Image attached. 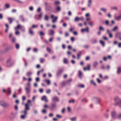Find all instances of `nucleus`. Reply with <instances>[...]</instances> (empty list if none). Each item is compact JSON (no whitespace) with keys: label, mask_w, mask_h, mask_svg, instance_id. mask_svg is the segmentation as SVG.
<instances>
[{"label":"nucleus","mask_w":121,"mask_h":121,"mask_svg":"<svg viewBox=\"0 0 121 121\" xmlns=\"http://www.w3.org/2000/svg\"><path fill=\"white\" fill-rule=\"evenodd\" d=\"M114 100L116 103L115 105H118L121 108V99H120L118 96H116L115 97Z\"/></svg>","instance_id":"obj_1"},{"label":"nucleus","mask_w":121,"mask_h":121,"mask_svg":"<svg viewBox=\"0 0 121 121\" xmlns=\"http://www.w3.org/2000/svg\"><path fill=\"white\" fill-rule=\"evenodd\" d=\"M56 104L55 102L51 103L50 106L49 107V108L51 111L55 110L56 109Z\"/></svg>","instance_id":"obj_2"},{"label":"nucleus","mask_w":121,"mask_h":121,"mask_svg":"<svg viewBox=\"0 0 121 121\" xmlns=\"http://www.w3.org/2000/svg\"><path fill=\"white\" fill-rule=\"evenodd\" d=\"M92 101L95 102L96 104H99L100 102V99L97 97H93L91 98Z\"/></svg>","instance_id":"obj_3"},{"label":"nucleus","mask_w":121,"mask_h":121,"mask_svg":"<svg viewBox=\"0 0 121 121\" xmlns=\"http://www.w3.org/2000/svg\"><path fill=\"white\" fill-rule=\"evenodd\" d=\"M63 70L64 69L63 68L59 69L56 73V77L58 78L60 77L63 71Z\"/></svg>","instance_id":"obj_4"},{"label":"nucleus","mask_w":121,"mask_h":121,"mask_svg":"<svg viewBox=\"0 0 121 121\" xmlns=\"http://www.w3.org/2000/svg\"><path fill=\"white\" fill-rule=\"evenodd\" d=\"M24 90L26 92V94L27 95L29 94L31 91V87H27L26 86L24 87Z\"/></svg>","instance_id":"obj_5"},{"label":"nucleus","mask_w":121,"mask_h":121,"mask_svg":"<svg viewBox=\"0 0 121 121\" xmlns=\"http://www.w3.org/2000/svg\"><path fill=\"white\" fill-rule=\"evenodd\" d=\"M25 110L23 111V112L25 114H26V113H27V111L29 110L30 109V108L28 104H25Z\"/></svg>","instance_id":"obj_6"},{"label":"nucleus","mask_w":121,"mask_h":121,"mask_svg":"<svg viewBox=\"0 0 121 121\" xmlns=\"http://www.w3.org/2000/svg\"><path fill=\"white\" fill-rule=\"evenodd\" d=\"M51 17L52 19H53L52 20V23L56 22L58 19V17H54V15H51Z\"/></svg>","instance_id":"obj_7"},{"label":"nucleus","mask_w":121,"mask_h":121,"mask_svg":"<svg viewBox=\"0 0 121 121\" xmlns=\"http://www.w3.org/2000/svg\"><path fill=\"white\" fill-rule=\"evenodd\" d=\"M111 116L113 119H115L117 118L116 113L114 111H113L111 112Z\"/></svg>","instance_id":"obj_8"},{"label":"nucleus","mask_w":121,"mask_h":121,"mask_svg":"<svg viewBox=\"0 0 121 121\" xmlns=\"http://www.w3.org/2000/svg\"><path fill=\"white\" fill-rule=\"evenodd\" d=\"M7 64L10 66H12L14 65L15 63V62H13V61H11V59L10 58L7 61Z\"/></svg>","instance_id":"obj_9"},{"label":"nucleus","mask_w":121,"mask_h":121,"mask_svg":"<svg viewBox=\"0 0 121 121\" xmlns=\"http://www.w3.org/2000/svg\"><path fill=\"white\" fill-rule=\"evenodd\" d=\"M54 30L52 29L49 30H48V34L49 35H52L54 33Z\"/></svg>","instance_id":"obj_10"},{"label":"nucleus","mask_w":121,"mask_h":121,"mask_svg":"<svg viewBox=\"0 0 121 121\" xmlns=\"http://www.w3.org/2000/svg\"><path fill=\"white\" fill-rule=\"evenodd\" d=\"M29 33L31 35H34V32L32 30L31 27H29L28 29Z\"/></svg>","instance_id":"obj_11"},{"label":"nucleus","mask_w":121,"mask_h":121,"mask_svg":"<svg viewBox=\"0 0 121 121\" xmlns=\"http://www.w3.org/2000/svg\"><path fill=\"white\" fill-rule=\"evenodd\" d=\"M52 100L53 102H59V100L58 97L56 96H54L53 97Z\"/></svg>","instance_id":"obj_12"},{"label":"nucleus","mask_w":121,"mask_h":121,"mask_svg":"<svg viewBox=\"0 0 121 121\" xmlns=\"http://www.w3.org/2000/svg\"><path fill=\"white\" fill-rule=\"evenodd\" d=\"M115 37L117 38L121 36V32H117L115 34Z\"/></svg>","instance_id":"obj_13"},{"label":"nucleus","mask_w":121,"mask_h":121,"mask_svg":"<svg viewBox=\"0 0 121 121\" xmlns=\"http://www.w3.org/2000/svg\"><path fill=\"white\" fill-rule=\"evenodd\" d=\"M19 18L22 22H25V19L23 15H20L19 17Z\"/></svg>","instance_id":"obj_14"},{"label":"nucleus","mask_w":121,"mask_h":121,"mask_svg":"<svg viewBox=\"0 0 121 121\" xmlns=\"http://www.w3.org/2000/svg\"><path fill=\"white\" fill-rule=\"evenodd\" d=\"M81 31L83 33L85 31H86L87 32H89V29L88 27H87L86 28L83 29L81 30Z\"/></svg>","instance_id":"obj_15"},{"label":"nucleus","mask_w":121,"mask_h":121,"mask_svg":"<svg viewBox=\"0 0 121 121\" xmlns=\"http://www.w3.org/2000/svg\"><path fill=\"white\" fill-rule=\"evenodd\" d=\"M41 100L42 101H45V102H47L48 101L47 99L46 96L45 95L43 96L42 97Z\"/></svg>","instance_id":"obj_16"},{"label":"nucleus","mask_w":121,"mask_h":121,"mask_svg":"<svg viewBox=\"0 0 121 121\" xmlns=\"http://www.w3.org/2000/svg\"><path fill=\"white\" fill-rule=\"evenodd\" d=\"M90 65H88L86 67H85L83 68V70L86 71V70H89L90 69Z\"/></svg>","instance_id":"obj_17"},{"label":"nucleus","mask_w":121,"mask_h":121,"mask_svg":"<svg viewBox=\"0 0 121 121\" xmlns=\"http://www.w3.org/2000/svg\"><path fill=\"white\" fill-rule=\"evenodd\" d=\"M9 105L10 104L9 103H7L5 102L3 107L5 108H7L9 107Z\"/></svg>","instance_id":"obj_18"},{"label":"nucleus","mask_w":121,"mask_h":121,"mask_svg":"<svg viewBox=\"0 0 121 121\" xmlns=\"http://www.w3.org/2000/svg\"><path fill=\"white\" fill-rule=\"evenodd\" d=\"M77 59H79L81 55V51H79L78 53L77 54Z\"/></svg>","instance_id":"obj_19"},{"label":"nucleus","mask_w":121,"mask_h":121,"mask_svg":"<svg viewBox=\"0 0 121 121\" xmlns=\"http://www.w3.org/2000/svg\"><path fill=\"white\" fill-rule=\"evenodd\" d=\"M91 42L92 43L95 44L97 42V41L95 39H91Z\"/></svg>","instance_id":"obj_20"},{"label":"nucleus","mask_w":121,"mask_h":121,"mask_svg":"<svg viewBox=\"0 0 121 121\" xmlns=\"http://www.w3.org/2000/svg\"><path fill=\"white\" fill-rule=\"evenodd\" d=\"M121 72V68L119 67L117 68V74H120Z\"/></svg>","instance_id":"obj_21"},{"label":"nucleus","mask_w":121,"mask_h":121,"mask_svg":"<svg viewBox=\"0 0 121 121\" xmlns=\"http://www.w3.org/2000/svg\"><path fill=\"white\" fill-rule=\"evenodd\" d=\"M67 82L66 81L62 82L61 83V86L63 87L65 86L67 84Z\"/></svg>","instance_id":"obj_22"},{"label":"nucleus","mask_w":121,"mask_h":121,"mask_svg":"<svg viewBox=\"0 0 121 121\" xmlns=\"http://www.w3.org/2000/svg\"><path fill=\"white\" fill-rule=\"evenodd\" d=\"M8 20L9 22V23L11 24L12 23L13 21L15 20V19H12L11 17H9L8 18Z\"/></svg>","instance_id":"obj_23"},{"label":"nucleus","mask_w":121,"mask_h":121,"mask_svg":"<svg viewBox=\"0 0 121 121\" xmlns=\"http://www.w3.org/2000/svg\"><path fill=\"white\" fill-rule=\"evenodd\" d=\"M98 64V63L97 61H95L93 63V66L94 68H95L96 67Z\"/></svg>","instance_id":"obj_24"},{"label":"nucleus","mask_w":121,"mask_h":121,"mask_svg":"<svg viewBox=\"0 0 121 121\" xmlns=\"http://www.w3.org/2000/svg\"><path fill=\"white\" fill-rule=\"evenodd\" d=\"M49 17L47 15H45L44 16V20L46 21L48 20Z\"/></svg>","instance_id":"obj_25"},{"label":"nucleus","mask_w":121,"mask_h":121,"mask_svg":"<svg viewBox=\"0 0 121 121\" xmlns=\"http://www.w3.org/2000/svg\"><path fill=\"white\" fill-rule=\"evenodd\" d=\"M110 9L111 10H117L118 8L117 7H111Z\"/></svg>","instance_id":"obj_26"},{"label":"nucleus","mask_w":121,"mask_h":121,"mask_svg":"<svg viewBox=\"0 0 121 121\" xmlns=\"http://www.w3.org/2000/svg\"><path fill=\"white\" fill-rule=\"evenodd\" d=\"M21 27V25H18L17 27H15L14 28L15 30L16 31L18 29H20Z\"/></svg>","instance_id":"obj_27"},{"label":"nucleus","mask_w":121,"mask_h":121,"mask_svg":"<svg viewBox=\"0 0 121 121\" xmlns=\"http://www.w3.org/2000/svg\"><path fill=\"white\" fill-rule=\"evenodd\" d=\"M24 114L22 115H21V118L22 119H24L25 118V117L27 115V113H26V114H25V113H24Z\"/></svg>","instance_id":"obj_28"},{"label":"nucleus","mask_w":121,"mask_h":121,"mask_svg":"<svg viewBox=\"0 0 121 121\" xmlns=\"http://www.w3.org/2000/svg\"><path fill=\"white\" fill-rule=\"evenodd\" d=\"M52 8V6L50 5H49L47 7L45 8V9L46 10H48L49 11Z\"/></svg>","instance_id":"obj_29"},{"label":"nucleus","mask_w":121,"mask_h":121,"mask_svg":"<svg viewBox=\"0 0 121 121\" xmlns=\"http://www.w3.org/2000/svg\"><path fill=\"white\" fill-rule=\"evenodd\" d=\"M32 74V73L31 72H28L26 74V75L28 77L30 76Z\"/></svg>","instance_id":"obj_30"},{"label":"nucleus","mask_w":121,"mask_h":121,"mask_svg":"<svg viewBox=\"0 0 121 121\" xmlns=\"http://www.w3.org/2000/svg\"><path fill=\"white\" fill-rule=\"evenodd\" d=\"M100 9L104 13H106L107 12V9L106 8H100Z\"/></svg>","instance_id":"obj_31"},{"label":"nucleus","mask_w":121,"mask_h":121,"mask_svg":"<svg viewBox=\"0 0 121 121\" xmlns=\"http://www.w3.org/2000/svg\"><path fill=\"white\" fill-rule=\"evenodd\" d=\"M71 121H76L77 119V117H72L70 118Z\"/></svg>","instance_id":"obj_32"},{"label":"nucleus","mask_w":121,"mask_h":121,"mask_svg":"<svg viewBox=\"0 0 121 121\" xmlns=\"http://www.w3.org/2000/svg\"><path fill=\"white\" fill-rule=\"evenodd\" d=\"M63 61L64 63L65 64H67L68 63L67 59L65 58H64Z\"/></svg>","instance_id":"obj_33"},{"label":"nucleus","mask_w":121,"mask_h":121,"mask_svg":"<svg viewBox=\"0 0 121 121\" xmlns=\"http://www.w3.org/2000/svg\"><path fill=\"white\" fill-rule=\"evenodd\" d=\"M80 20V17H75L74 20V21L75 22H78Z\"/></svg>","instance_id":"obj_34"},{"label":"nucleus","mask_w":121,"mask_h":121,"mask_svg":"<svg viewBox=\"0 0 121 121\" xmlns=\"http://www.w3.org/2000/svg\"><path fill=\"white\" fill-rule=\"evenodd\" d=\"M77 86L81 88H83L84 87V85L83 84H80L78 85H77Z\"/></svg>","instance_id":"obj_35"},{"label":"nucleus","mask_w":121,"mask_h":121,"mask_svg":"<svg viewBox=\"0 0 121 121\" xmlns=\"http://www.w3.org/2000/svg\"><path fill=\"white\" fill-rule=\"evenodd\" d=\"M121 19V15H120L116 18V20L117 21H118Z\"/></svg>","instance_id":"obj_36"},{"label":"nucleus","mask_w":121,"mask_h":121,"mask_svg":"<svg viewBox=\"0 0 121 121\" xmlns=\"http://www.w3.org/2000/svg\"><path fill=\"white\" fill-rule=\"evenodd\" d=\"M90 83L91 84L93 85L94 86H96V84L94 82L93 80H91L90 81Z\"/></svg>","instance_id":"obj_37"},{"label":"nucleus","mask_w":121,"mask_h":121,"mask_svg":"<svg viewBox=\"0 0 121 121\" xmlns=\"http://www.w3.org/2000/svg\"><path fill=\"white\" fill-rule=\"evenodd\" d=\"M41 112L43 114H46L47 113V111L45 109H43L42 110Z\"/></svg>","instance_id":"obj_38"},{"label":"nucleus","mask_w":121,"mask_h":121,"mask_svg":"<svg viewBox=\"0 0 121 121\" xmlns=\"http://www.w3.org/2000/svg\"><path fill=\"white\" fill-rule=\"evenodd\" d=\"M81 101L83 102H87V100L85 98H84L82 99Z\"/></svg>","instance_id":"obj_39"},{"label":"nucleus","mask_w":121,"mask_h":121,"mask_svg":"<svg viewBox=\"0 0 121 121\" xmlns=\"http://www.w3.org/2000/svg\"><path fill=\"white\" fill-rule=\"evenodd\" d=\"M92 2L91 0H89L88 2V6L90 7L91 6V4Z\"/></svg>","instance_id":"obj_40"},{"label":"nucleus","mask_w":121,"mask_h":121,"mask_svg":"<svg viewBox=\"0 0 121 121\" xmlns=\"http://www.w3.org/2000/svg\"><path fill=\"white\" fill-rule=\"evenodd\" d=\"M99 42L101 44L103 47H104L105 46V44L104 42L101 40H100Z\"/></svg>","instance_id":"obj_41"},{"label":"nucleus","mask_w":121,"mask_h":121,"mask_svg":"<svg viewBox=\"0 0 121 121\" xmlns=\"http://www.w3.org/2000/svg\"><path fill=\"white\" fill-rule=\"evenodd\" d=\"M4 102V101H0V105L3 107Z\"/></svg>","instance_id":"obj_42"},{"label":"nucleus","mask_w":121,"mask_h":121,"mask_svg":"<svg viewBox=\"0 0 121 121\" xmlns=\"http://www.w3.org/2000/svg\"><path fill=\"white\" fill-rule=\"evenodd\" d=\"M89 25L91 26H93L94 25V23L93 21H92L91 22H89Z\"/></svg>","instance_id":"obj_43"},{"label":"nucleus","mask_w":121,"mask_h":121,"mask_svg":"<svg viewBox=\"0 0 121 121\" xmlns=\"http://www.w3.org/2000/svg\"><path fill=\"white\" fill-rule=\"evenodd\" d=\"M82 74V73L80 71H78V76L80 78H81V76Z\"/></svg>","instance_id":"obj_44"},{"label":"nucleus","mask_w":121,"mask_h":121,"mask_svg":"<svg viewBox=\"0 0 121 121\" xmlns=\"http://www.w3.org/2000/svg\"><path fill=\"white\" fill-rule=\"evenodd\" d=\"M15 47L17 49H18L20 48V46L19 44L18 43H16L15 44Z\"/></svg>","instance_id":"obj_45"},{"label":"nucleus","mask_w":121,"mask_h":121,"mask_svg":"<svg viewBox=\"0 0 121 121\" xmlns=\"http://www.w3.org/2000/svg\"><path fill=\"white\" fill-rule=\"evenodd\" d=\"M118 29V27L117 26H116L112 29V30L113 31H114L115 30H117Z\"/></svg>","instance_id":"obj_46"},{"label":"nucleus","mask_w":121,"mask_h":121,"mask_svg":"<svg viewBox=\"0 0 121 121\" xmlns=\"http://www.w3.org/2000/svg\"><path fill=\"white\" fill-rule=\"evenodd\" d=\"M5 7L6 9H8L10 7V6L9 4H5Z\"/></svg>","instance_id":"obj_47"},{"label":"nucleus","mask_w":121,"mask_h":121,"mask_svg":"<svg viewBox=\"0 0 121 121\" xmlns=\"http://www.w3.org/2000/svg\"><path fill=\"white\" fill-rule=\"evenodd\" d=\"M39 34L41 36L45 35L44 33L42 31H40L39 32Z\"/></svg>","instance_id":"obj_48"},{"label":"nucleus","mask_w":121,"mask_h":121,"mask_svg":"<svg viewBox=\"0 0 121 121\" xmlns=\"http://www.w3.org/2000/svg\"><path fill=\"white\" fill-rule=\"evenodd\" d=\"M40 62L41 63H43V62L45 60L44 59L41 58L40 59Z\"/></svg>","instance_id":"obj_49"},{"label":"nucleus","mask_w":121,"mask_h":121,"mask_svg":"<svg viewBox=\"0 0 121 121\" xmlns=\"http://www.w3.org/2000/svg\"><path fill=\"white\" fill-rule=\"evenodd\" d=\"M8 92L7 93V95H10L11 94V91L10 90V88H9L8 89Z\"/></svg>","instance_id":"obj_50"},{"label":"nucleus","mask_w":121,"mask_h":121,"mask_svg":"<svg viewBox=\"0 0 121 121\" xmlns=\"http://www.w3.org/2000/svg\"><path fill=\"white\" fill-rule=\"evenodd\" d=\"M51 92V90L50 89H47L46 90V92L47 94H49Z\"/></svg>","instance_id":"obj_51"},{"label":"nucleus","mask_w":121,"mask_h":121,"mask_svg":"<svg viewBox=\"0 0 121 121\" xmlns=\"http://www.w3.org/2000/svg\"><path fill=\"white\" fill-rule=\"evenodd\" d=\"M38 27V26L37 25H33L32 26L31 28H37Z\"/></svg>","instance_id":"obj_52"},{"label":"nucleus","mask_w":121,"mask_h":121,"mask_svg":"<svg viewBox=\"0 0 121 121\" xmlns=\"http://www.w3.org/2000/svg\"><path fill=\"white\" fill-rule=\"evenodd\" d=\"M99 29L100 30L102 31H104V28L101 26H100L99 28Z\"/></svg>","instance_id":"obj_53"},{"label":"nucleus","mask_w":121,"mask_h":121,"mask_svg":"<svg viewBox=\"0 0 121 121\" xmlns=\"http://www.w3.org/2000/svg\"><path fill=\"white\" fill-rule=\"evenodd\" d=\"M45 5V8L48 6V3L47 2H45L44 3Z\"/></svg>","instance_id":"obj_54"},{"label":"nucleus","mask_w":121,"mask_h":121,"mask_svg":"<svg viewBox=\"0 0 121 121\" xmlns=\"http://www.w3.org/2000/svg\"><path fill=\"white\" fill-rule=\"evenodd\" d=\"M60 2L59 1H55L54 3V4L55 5H57L59 4H60Z\"/></svg>","instance_id":"obj_55"},{"label":"nucleus","mask_w":121,"mask_h":121,"mask_svg":"<svg viewBox=\"0 0 121 121\" xmlns=\"http://www.w3.org/2000/svg\"><path fill=\"white\" fill-rule=\"evenodd\" d=\"M16 38L15 37H13L12 40V41L14 43L15 42V41H16Z\"/></svg>","instance_id":"obj_56"},{"label":"nucleus","mask_w":121,"mask_h":121,"mask_svg":"<svg viewBox=\"0 0 121 121\" xmlns=\"http://www.w3.org/2000/svg\"><path fill=\"white\" fill-rule=\"evenodd\" d=\"M33 52H36L38 51V50L37 48H34L33 49Z\"/></svg>","instance_id":"obj_57"},{"label":"nucleus","mask_w":121,"mask_h":121,"mask_svg":"<svg viewBox=\"0 0 121 121\" xmlns=\"http://www.w3.org/2000/svg\"><path fill=\"white\" fill-rule=\"evenodd\" d=\"M74 100L73 99L70 100L69 101V103H74Z\"/></svg>","instance_id":"obj_58"},{"label":"nucleus","mask_w":121,"mask_h":121,"mask_svg":"<svg viewBox=\"0 0 121 121\" xmlns=\"http://www.w3.org/2000/svg\"><path fill=\"white\" fill-rule=\"evenodd\" d=\"M105 23L106 24L107 26H109V21L108 20H106L105 22Z\"/></svg>","instance_id":"obj_59"},{"label":"nucleus","mask_w":121,"mask_h":121,"mask_svg":"<svg viewBox=\"0 0 121 121\" xmlns=\"http://www.w3.org/2000/svg\"><path fill=\"white\" fill-rule=\"evenodd\" d=\"M35 80L36 82H38L40 81V79L39 78H37L35 79Z\"/></svg>","instance_id":"obj_60"},{"label":"nucleus","mask_w":121,"mask_h":121,"mask_svg":"<svg viewBox=\"0 0 121 121\" xmlns=\"http://www.w3.org/2000/svg\"><path fill=\"white\" fill-rule=\"evenodd\" d=\"M56 10L58 11H59L60 10V7H58L56 8Z\"/></svg>","instance_id":"obj_61"},{"label":"nucleus","mask_w":121,"mask_h":121,"mask_svg":"<svg viewBox=\"0 0 121 121\" xmlns=\"http://www.w3.org/2000/svg\"><path fill=\"white\" fill-rule=\"evenodd\" d=\"M47 50L48 52H50L51 51V49L48 48H47Z\"/></svg>","instance_id":"obj_62"},{"label":"nucleus","mask_w":121,"mask_h":121,"mask_svg":"<svg viewBox=\"0 0 121 121\" xmlns=\"http://www.w3.org/2000/svg\"><path fill=\"white\" fill-rule=\"evenodd\" d=\"M14 109L16 110H18V107L17 105H16L14 106Z\"/></svg>","instance_id":"obj_63"},{"label":"nucleus","mask_w":121,"mask_h":121,"mask_svg":"<svg viewBox=\"0 0 121 121\" xmlns=\"http://www.w3.org/2000/svg\"><path fill=\"white\" fill-rule=\"evenodd\" d=\"M104 115V116L106 118H108V115L106 113H105Z\"/></svg>","instance_id":"obj_64"}]
</instances>
